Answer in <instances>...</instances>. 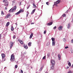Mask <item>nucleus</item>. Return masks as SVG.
<instances>
[{"instance_id": "2", "label": "nucleus", "mask_w": 73, "mask_h": 73, "mask_svg": "<svg viewBox=\"0 0 73 73\" xmlns=\"http://www.w3.org/2000/svg\"><path fill=\"white\" fill-rule=\"evenodd\" d=\"M16 8L17 7L16 6H15L14 7H12V9H10L9 11V12L10 13L13 12L16 10Z\"/></svg>"}, {"instance_id": "52", "label": "nucleus", "mask_w": 73, "mask_h": 73, "mask_svg": "<svg viewBox=\"0 0 73 73\" xmlns=\"http://www.w3.org/2000/svg\"><path fill=\"white\" fill-rule=\"evenodd\" d=\"M71 67L73 68V64H72V66H71Z\"/></svg>"}, {"instance_id": "55", "label": "nucleus", "mask_w": 73, "mask_h": 73, "mask_svg": "<svg viewBox=\"0 0 73 73\" xmlns=\"http://www.w3.org/2000/svg\"><path fill=\"white\" fill-rule=\"evenodd\" d=\"M31 68L32 69V67H31Z\"/></svg>"}, {"instance_id": "21", "label": "nucleus", "mask_w": 73, "mask_h": 73, "mask_svg": "<svg viewBox=\"0 0 73 73\" xmlns=\"http://www.w3.org/2000/svg\"><path fill=\"white\" fill-rule=\"evenodd\" d=\"M32 44V42H29L28 43V45L29 46H31V44Z\"/></svg>"}, {"instance_id": "57", "label": "nucleus", "mask_w": 73, "mask_h": 73, "mask_svg": "<svg viewBox=\"0 0 73 73\" xmlns=\"http://www.w3.org/2000/svg\"><path fill=\"white\" fill-rule=\"evenodd\" d=\"M73 53V52H71V53Z\"/></svg>"}, {"instance_id": "59", "label": "nucleus", "mask_w": 73, "mask_h": 73, "mask_svg": "<svg viewBox=\"0 0 73 73\" xmlns=\"http://www.w3.org/2000/svg\"><path fill=\"white\" fill-rule=\"evenodd\" d=\"M36 73H38L37 72H36Z\"/></svg>"}, {"instance_id": "15", "label": "nucleus", "mask_w": 73, "mask_h": 73, "mask_svg": "<svg viewBox=\"0 0 73 73\" xmlns=\"http://www.w3.org/2000/svg\"><path fill=\"white\" fill-rule=\"evenodd\" d=\"M55 65H52V66L50 67V69L52 70H53L54 68V66Z\"/></svg>"}, {"instance_id": "40", "label": "nucleus", "mask_w": 73, "mask_h": 73, "mask_svg": "<svg viewBox=\"0 0 73 73\" xmlns=\"http://www.w3.org/2000/svg\"><path fill=\"white\" fill-rule=\"evenodd\" d=\"M46 33V31L45 30L44 31V34H45Z\"/></svg>"}, {"instance_id": "29", "label": "nucleus", "mask_w": 73, "mask_h": 73, "mask_svg": "<svg viewBox=\"0 0 73 73\" xmlns=\"http://www.w3.org/2000/svg\"><path fill=\"white\" fill-rule=\"evenodd\" d=\"M4 12L3 11H1V15H4Z\"/></svg>"}, {"instance_id": "41", "label": "nucleus", "mask_w": 73, "mask_h": 73, "mask_svg": "<svg viewBox=\"0 0 73 73\" xmlns=\"http://www.w3.org/2000/svg\"><path fill=\"white\" fill-rule=\"evenodd\" d=\"M30 6H29L28 7H27V9H29V8Z\"/></svg>"}, {"instance_id": "23", "label": "nucleus", "mask_w": 73, "mask_h": 73, "mask_svg": "<svg viewBox=\"0 0 73 73\" xmlns=\"http://www.w3.org/2000/svg\"><path fill=\"white\" fill-rule=\"evenodd\" d=\"M19 11L20 12V13L21 12H23L24 11V10L23 9H21Z\"/></svg>"}, {"instance_id": "18", "label": "nucleus", "mask_w": 73, "mask_h": 73, "mask_svg": "<svg viewBox=\"0 0 73 73\" xmlns=\"http://www.w3.org/2000/svg\"><path fill=\"white\" fill-rule=\"evenodd\" d=\"M33 33H32L31 34V35L29 37V38H32V36H33Z\"/></svg>"}, {"instance_id": "27", "label": "nucleus", "mask_w": 73, "mask_h": 73, "mask_svg": "<svg viewBox=\"0 0 73 73\" xmlns=\"http://www.w3.org/2000/svg\"><path fill=\"white\" fill-rule=\"evenodd\" d=\"M20 42L21 44H23V42L22 41H21V42Z\"/></svg>"}, {"instance_id": "6", "label": "nucleus", "mask_w": 73, "mask_h": 73, "mask_svg": "<svg viewBox=\"0 0 73 73\" xmlns=\"http://www.w3.org/2000/svg\"><path fill=\"white\" fill-rule=\"evenodd\" d=\"M11 16V15L10 14H8L6 16L5 18V19H7L9 18V17H10Z\"/></svg>"}, {"instance_id": "19", "label": "nucleus", "mask_w": 73, "mask_h": 73, "mask_svg": "<svg viewBox=\"0 0 73 73\" xmlns=\"http://www.w3.org/2000/svg\"><path fill=\"white\" fill-rule=\"evenodd\" d=\"M70 27V23L68 24V26L67 27V28L68 29H69Z\"/></svg>"}, {"instance_id": "24", "label": "nucleus", "mask_w": 73, "mask_h": 73, "mask_svg": "<svg viewBox=\"0 0 73 73\" xmlns=\"http://www.w3.org/2000/svg\"><path fill=\"white\" fill-rule=\"evenodd\" d=\"M20 13V11H19L17 13H16L15 14V15H18V14H19Z\"/></svg>"}, {"instance_id": "48", "label": "nucleus", "mask_w": 73, "mask_h": 73, "mask_svg": "<svg viewBox=\"0 0 73 73\" xmlns=\"http://www.w3.org/2000/svg\"><path fill=\"white\" fill-rule=\"evenodd\" d=\"M71 43H73V39L71 40Z\"/></svg>"}, {"instance_id": "50", "label": "nucleus", "mask_w": 73, "mask_h": 73, "mask_svg": "<svg viewBox=\"0 0 73 73\" xmlns=\"http://www.w3.org/2000/svg\"><path fill=\"white\" fill-rule=\"evenodd\" d=\"M5 10H7V7H5Z\"/></svg>"}, {"instance_id": "56", "label": "nucleus", "mask_w": 73, "mask_h": 73, "mask_svg": "<svg viewBox=\"0 0 73 73\" xmlns=\"http://www.w3.org/2000/svg\"><path fill=\"white\" fill-rule=\"evenodd\" d=\"M1 38H0V41L1 40Z\"/></svg>"}, {"instance_id": "62", "label": "nucleus", "mask_w": 73, "mask_h": 73, "mask_svg": "<svg viewBox=\"0 0 73 73\" xmlns=\"http://www.w3.org/2000/svg\"><path fill=\"white\" fill-rule=\"evenodd\" d=\"M46 73H48V72H46Z\"/></svg>"}, {"instance_id": "1", "label": "nucleus", "mask_w": 73, "mask_h": 73, "mask_svg": "<svg viewBox=\"0 0 73 73\" xmlns=\"http://www.w3.org/2000/svg\"><path fill=\"white\" fill-rule=\"evenodd\" d=\"M15 56L14 54H11V60L12 62H14L15 61Z\"/></svg>"}, {"instance_id": "14", "label": "nucleus", "mask_w": 73, "mask_h": 73, "mask_svg": "<svg viewBox=\"0 0 73 73\" xmlns=\"http://www.w3.org/2000/svg\"><path fill=\"white\" fill-rule=\"evenodd\" d=\"M10 23L9 22H8L7 23L6 26L7 27L9 25Z\"/></svg>"}, {"instance_id": "44", "label": "nucleus", "mask_w": 73, "mask_h": 73, "mask_svg": "<svg viewBox=\"0 0 73 73\" xmlns=\"http://www.w3.org/2000/svg\"><path fill=\"white\" fill-rule=\"evenodd\" d=\"M13 38H16V37L15 36H14L13 37Z\"/></svg>"}, {"instance_id": "16", "label": "nucleus", "mask_w": 73, "mask_h": 73, "mask_svg": "<svg viewBox=\"0 0 73 73\" xmlns=\"http://www.w3.org/2000/svg\"><path fill=\"white\" fill-rule=\"evenodd\" d=\"M58 60H61V58H60L61 56H60V54H58Z\"/></svg>"}, {"instance_id": "4", "label": "nucleus", "mask_w": 73, "mask_h": 73, "mask_svg": "<svg viewBox=\"0 0 73 73\" xmlns=\"http://www.w3.org/2000/svg\"><path fill=\"white\" fill-rule=\"evenodd\" d=\"M60 2V0H58L57 1V2H54V5H57L58 3H59Z\"/></svg>"}, {"instance_id": "53", "label": "nucleus", "mask_w": 73, "mask_h": 73, "mask_svg": "<svg viewBox=\"0 0 73 73\" xmlns=\"http://www.w3.org/2000/svg\"><path fill=\"white\" fill-rule=\"evenodd\" d=\"M68 10H67V11L66 12V13H68Z\"/></svg>"}, {"instance_id": "10", "label": "nucleus", "mask_w": 73, "mask_h": 73, "mask_svg": "<svg viewBox=\"0 0 73 73\" xmlns=\"http://www.w3.org/2000/svg\"><path fill=\"white\" fill-rule=\"evenodd\" d=\"M24 48H25L27 49L28 48V46L27 45H24Z\"/></svg>"}, {"instance_id": "9", "label": "nucleus", "mask_w": 73, "mask_h": 73, "mask_svg": "<svg viewBox=\"0 0 73 73\" xmlns=\"http://www.w3.org/2000/svg\"><path fill=\"white\" fill-rule=\"evenodd\" d=\"M3 3H8V2L7 0H3Z\"/></svg>"}, {"instance_id": "60", "label": "nucleus", "mask_w": 73, "mask_h": 73, "mask_svg": "<svg viewBox=\"0 0 73 73\" xmlns=\"http://www.w3.org/2000/svg\"><path fill=\"white\" fill-rule=\"evenodd\" d=\"M0 73H2L1 72H0Z\"/></svg>"}, {"instance_id": "58", "label": "nucleus", "mask_w": 73, "mask_h": 73, "mask_svg": "<svg viewBox=\"0 0 73 73\" xmlns=\"http://www.w3.org/2000/svg\"><path fill=\"white\" fill-rule=\"evenodd\" d=\"M72 21H73V18H72Z\"/></svg>"}, {"instance_id": "25", "label": "nucleus", "mask_w": 73, "mask_h": 73, "mask_svg": "<svg viewBox=\"0 0 73 73\" xmlns=\"http://www.w3.org/2000/svg\"><path fill=\"white\" fill-rule=\"evenodd\" d=\"M50 55V53H48L47 54L48 56L49 57Z\"/></svg>"}, {"instance_id": "51", "label": "nucleus", "mask_w": 73, "mask_h": 73, "mask_svg": "<svg viewBox=\"0 0 73 73\" xmlns=\"http://www.w3.org/2000/svg\"><path fill=\"white\" fill-rule=\"evenodd\" d=\"M28 16V14H27V16Z\"/></svg>"}, {"instance_id": "33", "label": "nucleus", "mask_w": 73, "mask_h": 73, "mask_svg": "<svg viewBox=\"0 0 73 73\" xmlns=\"http://www.w3.org/2000/svg\"><path fill=\"white\" fill-rule=\"evenodd\" d=\"M57 28L56 26H55V27H54L53 29H56Z\"/></svg>"}, {"instance_id": "31", "label": "nucleus", "mask_w": 73, "mask_h": 73, "mask_svg": "<svg viewBox=\"0 0 73 73\" xmlns=\"http://www.w3.org/2000/svg\"><path fill=\"white\" fill-rule=\"evenodd\" d=\"M21 2H19V5H21Z\"/></svg>"}, {"instance_id": "28", "label": "nucleus", "mask_w": 73, "mask_h": 73, "mask_svg": "<svg viewBox=\"0 0 73 73\" xmlns=\"http://www.w3.org/2000/svg\"><path fill=\"white\" fill-rule=\"evenodd\" d=\"M33 5L34 7H36V5L34 3H33Z\"/></svg>"}, {"instance_id": "45", "label": "nucleus", "mask_w": 73, "mask_h": 73, "mask_svg": "<svg viewBox=\"0 0 73 73\" xmlns=\"http://www.w3.org/2000/svg\"><path fill=\"white\" fill-rule=\"evenodd\" d=\"M18 41H19L20 42L21 41V40H20V39H18Z\"/></svg>"}, {"instance_id": "8", "label": "nucleus", "mask_w": 73, "mask_h": 73, "mask_svg": "<svg viewBox=\"0 0 73 73\" xmlns=\"http://www.w3.org/2000/svg\"><path fill=\"white\" fill-rule=\"evenodd\" d=\"M53 24V22H50V23H48L47 25L48 26H50L52 25Z\"/></svg>"}, {"instance_id": "12", "label": "nucleus", "mask_w": 73, "mask_h": 73, "mask_svg": "<svg viewBox=\"0 0 73 73\" xmlns=\"http://www.w3.org/2000/svg\"><path fill=\"white\" fill-rule=\"evenodd\" d=\"M56 42L55 41H53L52 42V46H53L55 44Z\"/></svg>"}, {"instance_id": "5", "label": "nucleus", "mask_w": 73, "mask_h": 73, "mask_svg": "<svg viewBox=\"0 0 73 73\" xmlns=\"http://www.w3.org/2000/svg\"><path fill=\"white\" fill-rule=\"evenodd\" d=\"M51 63L52 65H55V61L54 60H51Z\"/></svg>"}, {"instance_id": "43", "label": "nucleus", "mask_w": 73, "mask_h": 73, "mask_svg": "<svg viewBox=\"0 0 73 73\" xmlns=\"http://www.w3.org/2000/svg\"><path fill=\"white\" fill-rule=\"evenodd\" d=\"M68 48V46H67L65 47V49H67Z\"/></svg>"}, {"instance_id": "38", "label": "nucleus", "mask_w": 73, "mask_h": 73, "mask_svg": "<svg viewBox=\"0 0 73 73\" xmlns=\"http://www.w3.org/2000/svg\"><path fill=\"white\" fill-rule=\"evenodd\" d=\"M66 14H64L63 15H62V16H63V17H65V16H66Z\"/></svg>"}, {"instance_id": "13", "label": "nucleus", "mask_w": 73, "mask_h": 73, "mask_svg": "<svg viewBox=\"0 0 73 73\" xmlns=\"http://www.w3.org/2000/svg\"><path fill=\"white\" fill-rule=\"evenodd\" d=\"M7 3H5V4H4V5L6 7H7V6L9 4V2H7Z\"/></svg>"}, {"instance_id": "35", "label": "nucleus", "mask_w": 73, "mask_h": 73, "mask_svg": "<svg viewBox=\"0 0 73 73\" xmlns=\"http://www.w3.org/2000/svg\"><path fill=\"white\" fill-rule=\"evenodd\" d=\"M63 41L64 42H65L66 41V40L65 38H63Z\"/></svg>"}, {"instance_id": "36", "label": "nucleus", "mask_w": 73, "mask_h": 73, "mask_svg": "<svg viewBox=\"0 0 73 73\" xmlns=\"http://www.w3.org/2000/svg\"><path fill=\"white\" fill-rule=\"evenodd\" d=\"M46 56H44V57L42 59H43V60H44V59H45V58H46Z\"/></svg>"}, {"instance_id": "3", "label": "nucleus", "mask_w": 73, "mask_h": 73, "mask_svg": "<svg viewBox=\"0 0 73 73\" xmlns=\"http://www.w3.org/2000/svg\"><path fill=\"white\" fill-rule=\"evenodd\" d=\"M1 56L2 57V61H5V60H4V58H5V54L4 53H2L1 54Z\"/></svg>"}, {"instance_id": "61", "label": "nucleus", "mask_w": 73, "mask_h": 73, "mask_svg": "<svg viewBox=\"0 0 73 73\" xmlns=\"http://www.w3.org/2000/svg\"><path fill=\"white\" fill-rule=\"evenodd\" d=\"M31 23H32V21H31Z\"/></svg>"}, {"instance_id": "37", "label": "nucleus", "mask_w": 73, "mask_h": 73, "mask_svg": "<svg viewBox=\"0 0 73 73\" xmlns=\"http://www.w3.org/2000/svg\"><path fill=\"white\" fill-rule=\"evenodd\" d=\"M68 73H71V70H70L68 72Z\"/></svg>"}, {"instance_id": "7", "label": "nucleus", "mask_w": 73, "mask_h": 73, "mask_svg": "<svg viewBox=\"0 0 73 73\" xmlns=\"http://www.w3.org/2000/svg\"><path fill=\"white\" fill-rule=\"evenodd\" d=\"M13 45V42H11V43L10 44V49L12 48Z\"/></svg>"}, {"instance_id": "47", "label": "nucleus", "mask_w": 73, "mask_h": 73, "mask_svg": "<svg viewBox=\"0 0 73 73\" xmlns=\"http://www.w3.org/2000/svg\"><path fill=\"white\" fill-rule=\"evenodd\" d=\"M34 24V23H31V25H33V24Z\"/></svg>"}, {"instance_id": "39", "label": "nucleus", "mask_w": 73, "mask_h": 73, "mask_svg": "<svg viewBox=\"0 0 73 73\" xmlns=\"http://www.w3.org/2000/svg\"><path fill=\"white\" fill-rule=\"evenodd\" d=\"M21 73H23V71L22 70H21Z\"/></svg>"}, {"instance_id": "17", "label": "nucleus", "mask_w": 73, "mask_h": 73, "mask_svg": "<svg viewBox=\"0 0 73 73\" xmlns=\"http://www.w3.org/2000/svg\"><path fill=\"white\" fill-rule=\"evenodd\" d=\"M11 31H14V28L13 26H11Z\"/></svg>"}, {"instance_id": "22", "label": "nucleus", "mask_w": 73, "mask_h": 73, "mask_svg": "<svg viewBox=\"0 0 73 73\" xmlns=\"http://www.w3.org/2000/svg\"><path fill=\"white\" fill-rule=\"evenodd\" d=\"M36 10V9H35L34 10H33V11L31 12V14H33L34 13V12H35Z\"/></svg>"}, {"instance_id": "46", "label": "nucleus", "mask_w": 73, "mask_h": 73, "mask_svg": "<svg viewBox=\"0 0 73 73\" xmlns=\"http://www.w3.org/2000/svg\"><path fill=\"white\" fill-rule=\"evenodd\" d=\"M46 4L47 5H49L48 3V2H46Z\"/></svg>"}, {"instance_id": "11", "label": "nucleus", "mask_w": 73, "mask_h": 73, "mask_svg": "<svg viewBox=\"0 0 73 73\" xmlns=\"http://www.w3.org/2000/svg\"><path fill=\"white\" fill-rule=\"evenodd\" d=\"M62 29V26H60L58 28V29L59 31H61Z\"/></svg>"}, {"instance_id": "42", "label": "nucleus", "mask_w": 73, "mask_h": 73, "mask_svg": "<svg viewBox=\"0 0 73 73\" xmlns=\"http://www.w3.org/2000/svg\"><path fill=\"white\" fill-rule=\"evenodd\" d=\"M2 35L1 34L0 35V38H1Z\"/></svg>"}, {"instance_id": "49", "label": "nucleus", "mask_w": 73, "mask_h": 73, "mask_svg": "<svg viewBox=\"0 0 73 73\" xmlns=\"http://www.w3.org/2000/svg\"><path fill=\"white\" fill-rule=\"evenodd\" d=\"M69 68V66H67L66 68V69H67L68 68Z\"/></svg>"}, {"instance_id": "54", "label": "nucleus", "mask_w": 73, "mask_h": 73, "mask_svg": "<svg viewBox=\"0 0 73 73\" xmlns=\"http://www.w3.org/2000/svg\"><path fill=\"white\" fill-rule=\"evenodd\" d=\"M56 5V7L58 6L57 5Z\"/></svg>"}, {"instance_id": "32", "label": "nucleus", "mask_w": 73, "mask_h": 73, "mask_svg": "<svg viewBox=\"0 0 73 73\" xmlns=\"http://www.w3.org/2000/svg\"><path fill=\"white\" fill-rule=\"evenodd\" d=\"M43 67H42L39 70V71H41L42 70V69Z\"/></svg>"}, {"instance_id": "26", "label": "nucleus", "mask_w": 73, "mask_h": 73, "mask_svg": "<svg viewBox=\"0 0 73 73\" xmlns=\"http://www.w3.org/2000/svg\"><path fill=\"white\" fill-rule=\"evenodd\" d=\"M15 2H16L15 1V0L13 1V2H12L13 4V5L15 4Z\"/></svg>"}, {"instance_id": "34", "label": "nucleus", "mask_w": 73, "mask_h": 73, "mask_svg": "<svg viewBox=\"0 0 73 73\" xmlns=\"http://www.w3.org/2000/svg\"><path fill=\"white\" fill-rule=\"evenodd\" d=\"M18 67V66L17 65H16L15 66V68H17Z\"/></svg>"}, {"instance_id": "20", "label": "nucleus", "mask_w": 73, "mask_h": 73, "mask_svg": "<svg viewBox=\"0 0 73 73\" xmlns=\"http://www.w3.org/2000/svg\"><path fill=\"white\" fill-rule=\"evenodd\" d=\"M51 40H52V42H54V41H55V38L53 37L51 38Z\"/></svg>"}, {"instance_id": "30", "label": "nucleus", "mask_w": 73, "mask_h": 73, "mask_svg": "<svg viewBox=\"0 0 73 73\" xmlns=\"http://www.w3.org/2000/svg\"><path fill=\"white\" fill-rule=\"evenodd\" d=\"M68 65L70 67L71 66V64L70 62H69L68 64Z\"/></svg>"}]
</instances>
